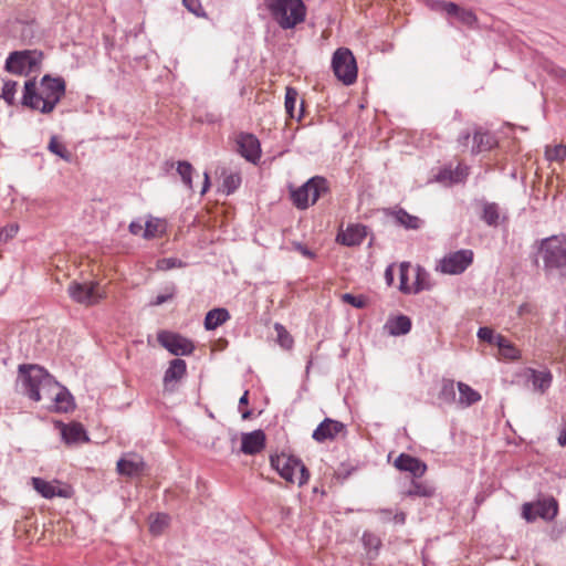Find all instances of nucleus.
<instances>
[{
  "label": "nucleus",
  "mask_w": 566,
  "mask_h": 566,
  "mask_svg": "<svg viewBox=\"0 0 566 566\" xmlns=\"http://www.w3.org/2000/svg\"><path fill=\"white\" fill-rule=\"evenodd\" d=\"M66 84L61 76L44 75L24 82L20 104L41 114H51L65 95Z\"/></svg>",
  "instance_id": "nucleus-1"
},
{
  "label": "nucleus",
  "mask_w": 566,
  "mask_h": 566,
  "mask_svg": "<svg viewBox=\"0 0 566 566\" xmlns=\"http://www.w3.org/2000/svg\"><path fill=\"white\" fill-rule=\"evenodd\" d=\"M22 391L33 401H48L51 403L60 384L38 365H20L19 367Z\"/></svg>",
  "instance_id": "nucleus-2"
},
{
  "label": "nucleus",
  "mask_w": 566,
  "mask_h": 566,
  "mask_svg": "<svg viewBox=\"0 0 566 566\" xmlns=\"http://www.w3.org/2000/svg\"><path fill=\"white\" fill-rule=\"evenodd\" d=\"M537 252L543 260L547 276L564 275L566 266V237L552 235L535 242Z\"/></svg>",
  "instance_id": "nucleus-3"
},
{
  "label": "nucleus",
  "mask_w": 566,
  "mask_h": 566,
  "mask_svg": "<svg viewBox=\"0 0 566 566\" xmlns=\"http://www.w3.org/2000/svg\"><path fill=\"white\" fill-rule=\"evenodd\" d=\"M265 7L284 30L293 29L305 20L306 7L302 0H265Z\"/></svg>",
  "instance_id": "nucleus-4"
},
{
  "label": "nucleus",
  "mask_w": 566,
  "mask_h": 566,
  "mask_svg": "<svg viewBox=\"0 0 566 566\" xmlns=\"http://www.w3.org/2000/svg\"><path fill=\"white\" fill-rule=\"evenodd\" d=\"M270 463L273 469L285 481L304 485L310 479V472L303 462L294 455L282 453L280 455H271Z\"/></svg>",
  "instance_id": "nucleus-5"
},
{
  "label": "nucleus",
  "mask_w": 566,
  "mask_h": 566,
  "mask_svg": "<svg viewBox=\"0 0 566 566\" xmlns=\"http://www.w3.org/2000/svg\"><path fill=\"white\" fill-rule=\"evenodd\" d=\"M328 191L327 180L324 177L315 176L304 185L291 190L293 205L298 209H306L314 205L317 199Z\"/></svg>",
  "instance_id": "nucleus-6"
},
{
  "label": "nucleus",
  "mask_w": 566,
  "mask_h": 566,
  "mask_svg": "<svg viewBox=\"0 0 566 566\" xmlns=\"http://www.w3.org/2000/svg\"><path fill=\"white\" fill-rule=\"evenodd\" d=\"M42 60V53L35 50L13 51L6 60L4 69L14 75L28 76L35 72Z\"/></svg>",
  "instance_id": "nucleus-7"
},
{
  "label": "nucleus",
  "mask_w": 566,
  "mask_h": 566,
  "mask_svg": "<svg viewBox=\"0 0 566 566\" xmlns=\"http://www.w3.org/2000/svg\"><path fill=\"white\" fill-rule=\"evenodd\" d=\"M335 76L345 85H352L357 78V64L352 51L347 48L337 49L332 59Z\"/></svg>",
  "instance_id": "nucleus-8"
},
{
  "label": "nucleus",
  "mask_w": 566,
  "mask_h": 566,
  "mask_svg": "<svg viewBox=\"0 0 566 566\" xmlns=\"http://www.w3.org/2000/svg\"><path fill=\"white\" fill-rule=\"evenodd\" d=\"M158 343L169 353L176 356H187L192 354L195 346L188 338L167 331H161L157 335Z\"/></svg>",
  "instance_id": "nucleus-9"
},
{
  "label": "nucleus",
  "mask_w": 566,
  "mask_h": 566,
  "mask_svg": "<svg viewBox=\"0 0 566 566\" xmlns=\"http://www.w3.org/2000/svg\"><path fill=\"white\" fill-rule=\"evenodd\" d=\"M473 262V252L471 250H459L446 255L439 265L442 273L460 274L464 272Z\"/></svg>",
  "instance_id": "nucleus-10"
},
{
  "label": "nucleus",
  "mask_w": 566,
  "mask_h": 566,
  "mask_svg": "<svg viewBox=\"0 0 566 566\" xmlns=\"http://www.w3.org/2000/svg\"><path fill=\"white\" fill-rule=\"evenodd\" d=\"M235 151L245 160L255 164L261 158V144L255 135L241 132L235 136Z\"/></svg>",
  "instance_id": "nucleus-11"
},
{
  "label": "nucleus",
  "mask_w": 566,
  "mask_h": 566,
  "mask_svg": "<svg viewBox=\"0 0 566 566\" xmlns=\"http://www.w3.org/2000/svg\"><path fill=\"white\" fill-rule=\"evenodd\" d=\"M557 514V502L554 499L538 501L536 503H525L522 510V516L527 522H534L541 517L552 520Z\"/></svg>",
  "instance_id": "nucleus-12"
},
{
  "label": "nucleus",
  "mask_w": 566,
  "mask_h": 566,
  "mask_svg": "<svg viewBox=\"0 0 566 566\" xmlns=\"http://www.w3.org/2000/svg\"><path fill=\"white\" fill-rule=\"evenodd\" d=\"M97 283H78L72 282L69 285L67 292L73 301L84 305H93L97 303L103 295L97 291Z\"/></svg>",
  "instance_id": "nucleus-13"
},
{
  "label": "nucleus",
  "mask_w": 566,
  "mask_h": 566,
  "mask_svg": "<svg viewBox=\"0 0 566 566\" xmlns=\"http://www.w3.org/2000/svg\"><path fill=\"white\" fill-rule=\"evenodd\" d=\"M146 463L136 453H127L117 461V472L127 478H136L143 474Z\"/></svg>",
  "instance_id": "nucleus-14"
},
{
  "label": "nucleus",
  "mask_w": 566,
  "mask_h": 566,
  "mask_svg": "<svg viewBox=\"0 0 566 566\" xmlns=\"http://www.w3.org/2000/svg\"><path fill=\"white\" fill-rule=\"evenodd\" d=\"M344 430L345 426L340 421L325 418L314 430L312 438L322 443L327 440H334Z\"/></svg>",
  "instance_id": "nucleus-15"
},
{
  "label": "nucleus",
  "mask_w": 566,
  "mask_h": 566,
  "mask_svg": "<svg viewBox=\"0 0 566 566\" xmlns=\"http://www.w3.org/2000/svg\"><path fill=\"white\" fill-rule=\"evenodd\" d=\"M394 465L399 471L411 473L416 479L421 478L427 471V464L423 461L407 453L399 454Z\"/></svg>",
  "instance_id": "nucleus-16"
},
{
  "label": "nucleus",
  "mask_w": 566,
  "mask_h": 566,
  "mask_svg": "<svg viewBox=\"0 0 566 566\" xmlns=\"http://www.w3.org/2000/svg\"><path fill=\"white\" fill-rule=\"evenodd\" d=\"M265 433L262 430L242 433L241 452L253 455L261 452L265 448Z\"/></svg>",
  "instance_id": "nucleus-17"
},
{
  "label": "nucleus",
  "mask_w": 566,
  "mask_h": 566,
  "mask_svg": "<svg viewBox=\"0 0 566 566\" xmlns=\"http://www.w3.org/2000/svg\"><path fill=\"white\" fill-rule=\"evenodd\" d=\"M367 235V227L363 224H349L346 230L339 232L336 241L346 247H356L363 243Z\"/></svg>",
  "instance_id": "nucleus-18"
},
{
  "label": "nucleus",
  "mask_w": 566,
  "mask_h": 566,
  "mask_svg": "<svg viewBox=\"0 0 566 566\" xmlns=\"http://www.w3.org/2000/svg\"><path fill=\"white\" fill-rule=\"evenodd\" d=\"M446 14L449 18H454L459 23L470 29H478L479 19L471 9L460 7L455 2H449Z\"/></svg>",
  "instance_id": "nucleus-19"
},
{
  "label": "nucleus",
  "mask_w": 566,
  "mask_h": 566,
  "mask_svg": "<svg viewBox=\"0 0 566 566\" xmlns=\"http://www.w3.org/2000/svg\"><path fill=\"white\" fill-rule=\"evenodd\" d=\"M522 376L527 382L532 384L535 391H539L542 394L549 388L553 378L549 371L536 370L533 368H525Z\"/></svg>",
  "instance_id": "nucleus-20"
},
{
  "label": "nucleus",
  "mask_w": 566,
  "mask_h": 566,
  "mask_svg": "<svg viewBox=\"0 0 566 566\" xmlns=\"http://www.w3.org/2000/svg\"><path fill=\"white\" fill-rule=\"evenodd\" d=\"M386 214L394 218L398 226L407 230H418L423 224V221L419 217L408 213L402 208L388 209L386 210Z\"/></svg>",
  "instance_id": "nucleus-21"
},
{
  "label": "nucleus",
  "mask_w": 566,
  "mask_h": 566,
  "mask_svg": "<svg viewBox=\"0 0 566 566\" xmlns=\"http://www.w3.org/2000/svg\"><path fill=\"white\" fill-rule=\"evenodd\" d=\"M61 427V436L65 443H78L87 441L88 438L86 432L81 423L73 422L71 424H60Z\"/></svg>",
  "instance_id": "nucleus-22"
},
{
  "label": "nucleus",
  "mask_w": 566,
  "mask_h": 566,
  "mask_svg": "<svg viewBox=\"0 0 566 566\" xmlns=\"http://www.w3.org/2000/svg\"><path fill=\"white\" fill-rule=\"evenodd\" d=\"M49 407L57 412H69L75 408V403L71 392L65 387L60 386Z\"/></svg>",
  "instance_id": "nucleus-23"
},
{
  "label": "nucleus",
  "mask_w": 566,
  "mask_h": 566,
  "mask_svg": "<svg viewBox=\"0 0 566 566\" xmlns=\"http://www.w3.org/2000/svg\"><path fill=\"white\" fill-rule=\"evenodd\" d=\"M385 328L392 336L406 335L411 329V321L406 315H398L389 318L385 324Z\"/></svg>",
  "instance_id": "nucleus-24"
},
{
  "label": "nucleus",
  "mask_w": 566,
  "mask_h": 566,
  "mask_svg": "<svg viewBox=\"0 0 566 566\" xmlns=\"http://www.w3.org/2000/svg\"><path fill=\"white\" fill-rule=\"evenodd\" d=\"M495 138L489 132H483L481 129L474 130L473 135V145L471 153L479 154L482 151L490 150L495 145Z\"/></svg>",
  "instance_id": "nucleus-25"
},
{
  "label": "nucleus",
  "mask_w": 566,
  "mask_h": 566,
  "mask_svg": "<svg viewBox=\"0 0 566 566\" xmlns=\"http://www.w3.org/2000/svg\"><path fill=\"white\" fill-rule=\"evenodd\" d=\"M228 319H230V314L228 310L218 307L209 311L206 314L203 325L207 331H213L223 323H226Z\"/></svg>",
  "instance_id": "nucleus-26"
},
{
  "label": "nucleus",
  "mask_w": 566,
  "mask_h": 566,
  "mask_svg": "<svg viewBox=\"0 0 566 566\" xmlns=\"http://www.w3.org/2000/svg\"><path fill=\"white\" fill-rule=\"evenodd\" d=\"M186 371H187V365L184 359H180V358L172 359L164 375L165 384H168L170 381L180 380L186 375Z\"/></svg>",
  "instance_id": "nucleus-27"
},
{
  "label": "nucleus",
  "mask_w": 566,
  "mask_h": 566,
  "mask_svg": "<svg viewBox=\"0 0 566 566\" xmlns=\"http://www.w3.org/2000/svg\"><path fill=\"white\" fill-rule=\"evenodd\" d=\"M481 219L490 227H497L501 219V209L495 202H484Z\"/></svg>",
  "instance_id": "nucleus-28"
},
{
  "label": "nucleus",
  "mask_w": 566,
  "mask_h": 566,
  "mask_svg": "<svg viewBox=\"0 0 566 566\" xmlns=\"http://www.w3.org/2000/svg\"><path fill=\"white\" fill-rule=\"evenodd\" d=\"M458 389L460 395L459 403L463 407H469L481 400V395L464 382L459 381Z\"/></svg>",
  "instance_id": "nucleus-29"
},
{
  "label": "nucleus",
  "mask_w": 566,
  "mask_h": 566,
  "mask_svg": "<svg viewBox=\"0 0 566 566\" xmlns=\"http://www.w3.org/2000/svg\"><path fill=\"white\" fill-rule=\"evenodd\" d=\"M496 346L501 355L510 360H516L521 357L520 350L501 334L496 335Z\"/></svg>",
  "instance_id": "nucleus-30"
},
{
  "label": "nucleus",
  "mask_w": 566,
  "mask_h": 566,
  "mask_svg": "<svg viewBox=\"0 0 566 566\" xmlns=\"http://www.w3.org/2000/svg\"><path fill=\"white\" fill-rule=\"evenodd\" d=\"M298 93L293 87H286L285 92V111L291 118H297L298 120L303 116V104L301 105L300 112L296 114L295 104L297 101Z\"/></svg>",
  "instance_id": "nucleus-31"
},
{
  "label": "nucleus",
  "mask_w": 566,
  "mask_h": 566,
  "mask_svg": "<svg viewBox=\"0 0 566 566\" xmlns=\"http://www.w3.org/2000/svg\"><path fill=\"white\" fill-rule=\"evenodd\" d=\"M434 488L427 482L412 480L410 489L406 492L407 496L431 497L434 494Z\"/></svg>",
  "instance_id": "nucleus-32"
},
{
  "label": "nucleus",
  "mask_w": 566,
  "mask_h": 566,
  "mask_svg": "<svg viewBox=\"0 0 566 566\" xmlns=\"http://www.w3.org/2000/svg\"><path fill=\"white\" fill-rule=\"evenodd\" d=\"M415 272H416V277H415V282L412 283V293L417 294L423 290H429L430 289L429 273L423 268H421L419 265L415 269Z\"/></svg>",
  "instance_id": "nucleus-33"
},
{
  "label": "nucleus",
  "mask_w": 566,
  "mask_h": 566,
  "mask_svg": "<svg viewBox=\"0 0 566 566\" xmlns=\"http://www.w3.org/2000/svg\"><path fill=\"white\" fill-rule=\"evenodd\" d=\"M17 88H18V82L12 81V80H8V81L3 82L0 97L3 98L4 102L9 106L17 105V98H15Z\"/></svg>",
  "instance_id": "nucleus-34"
},
{
  "label": "nucleus",
  "mask_w": 566,
  "mask_h": 566,
  "mask_svg": "<svg viewBox=\"0 0 566 566\" xmlns=\"http://www.w3.org/2000/svg\"><path fill=\"white\" fill-rule=\"evenodd\" d=\"M31 482L34 490L38 493H40L43 497L52 499L55 496V486L52 483L41 478H32Z\"/></svg>",
  "instance_id": "nucleus-35"
},
{
  "label": "nucleus",
  "mask_w": 566,
  "mask_h": 566,
  "mask_svg": "<svg viewBox=\"0 0 566 566\" xmlns=\"http://www.w3.org/2000/svg\"><path fill=\"white\" fill-rule=\"evenodd\" d=\"M410 270H411V265L408 262H402L399 266V279H400L399 290L406 294L412 293V284H409Z\"/></svg>",
  "instance_id": "nucleus-36"
},
{
  "label": "nucleus",
  "mask_w": 566,
  "mask_h": 566,
  "mask_svg": "<svg viewBox=\"0 0 566 566\" xmlns=\"http://www.w3.org/2000/svg\"><path fill=\"white\" fill-rule=\"evenodd\" d=\"M274 329L276 332V339L280 346L284 349H291L294 340L291 334L286 331V328L282 324L275 323Z\"/></svg>",
  "instance_id": "nucleus-37"
},
{
  "label": "nucleus",
  "mask_w": 566,
  "mask_h": 566,
  "mask_svg": "<svg viewBox=\"0 0 566 566\" xmlns=\"http://www.w3.org/2000/svg\"><path fill=\"white\" fill-rule=\"evenodd\" d=\"M49 150L67 163L72 161V153L69 151L64 145L59 143L55 136L50 139Z\"/></svg>",
  "instance_id": "nucleus-38"
},
{
  "label": "nucleus",
  "mask_w": 566,
  "mask_h": 566,
  "mask_svg": "<svg viewBox=\"0 0 566 566\" xmlns=\"http://www.w3.org/2000/svg\"><path fill=\"white\" fill-rule=\"evenodd\" d=\"M169 524V516L164 513L157 514L149 524V531L153 535H160Z\"/></svg>",
  "instance_id": "nucleus-39"
},
{
  "label": "nucleus",
  "mask_w": 566,
  "mask_h": 566,
  "mask_svg": "<svg viewBox=\"0 0 566 566\" xmlns=\"http://www.w3.org/2000/svg\"><path fill=\"white\" fill-rule=\"evenodd\" d=\"M177 171L180 175L182 182L189 188H192V172L193 167L188 161H178Z\"/></svg>",
  "instance_id": "nucleus-40"
},
{
  "label": "nucleus",
  "mask_w": 566,
  "mask_h": 566,
  "mask_svg": "<svg viewBox=\"0 0 566 566\" xmlns=\"http://www.w3.org/2000/svg\"><path fill=\"white\" fill-rule=\"evenodd\" d=\"M241 185V177L239 174H230L223 178L222 191L227 195L233 193Z\"/></svg>",
  "instance_id": "nucleus-41"
},
{
  "label": "nucleus",
  "mask_w": 566,
  "mask_h": 566,
  "mask_svg": "<svg viewBox=\"0 0 566 566\" xmlns=\"http://www.w3.org/2000/svg\"><path fill=\"white\" fill-rule=\"evenodd\" d=\"M344 303L350 304L355 308H365L367 306V298L364 295H354L345 293L340 296Z\"/></svg>",
  "instance_id": "nucleus-42"
},
{
  "label": "nucleus",
  "mask_w": 566,
  "mask_h": 566,
  "mask_svg": "<svg viewBox=\"0 0 566 566\" xmlns=\"http://www.w3.org/2000/svg\"><path fill=\"white\" fill-rule=\"evenodd\" d=\"M361 542L365 546L366 549L370 552H375L377 553L381 542H380V538L378 536H376L375 534H371V533H364L363 534V537H361Z\"/></svg>",
  "instance_id": "nucleus-43"
},
{
  "label": "nucleus",
  "mask_w": 566,
  "mask_h": 566,
  "mask_svg": "<svg viewBox=\"0 0 566 566\" xmlns=\"http://www.w3.org/2000/svg\"><path fill=\"white\" fill-rule=\"evenodd\" d=\"M159 228H160L159 219H150V220L146 221L143 237L145 239L155 238L160 231Z\"/></svg>",
  "instance_id": "nucleus-44"
},
{
  "label": "nucleus",
  "mask_w": 566,
  "mask_h": 566,
  "mask_svg": "<svg viewBox=\"0 0 566 566\" xmlns=\"http://www.w3.org/2000/svg\"><path fill=\"white\" fill-rule=\"evenodd\" d=\"M440 398H442L444 401H448V402L455 400V391H454L453 380H447L443 382L441 391H440Z\"/></svg>",
  "instance_id": "nucleus-45"
},
{
  "label": "nucleus",
  "mask_w": 566,
  "mask_h": 566,
  "mask_svg": "<svg viewBox=\"0 0 566 566\" xmlns=\"http://www.w3.org/2000/svg\"><path fill=\"white\" fill-rule=\"evenodd\" d=\"M184 262L176 258H165L157 262V268L163 271H168L175 268H182Z\"/></svg>",
  "instance_id": "nucleus-46"
},
{
  "label": "nucleus",
  "mask_w": 566,
  "mask_h": 566,
  "mask_svg": "<svg viewBox=\"0 0 566 566\" xmlns=\"http://www.w3.org/2000/svg\"><path fill=\"white\" fill-rule=\"evenodd\" d=\"M566 157V146L558 145L546 149V158L548 160H563Z\"/></svg>",
  "instance_id": "nucleus-47"
},
{
  "label": "nucleus",
  "mask_w": 566,
  "mask_h": 566,
  "mask_svg": "<svg viewBox=\"0 0 566 566\" xmlns=\"http://www.w3.org/2000/svg\"><path fill=\"white\" fill-rule=\"evenodd\" d=\"M182 4L196 17H206V12L199 0H182Z\"/></svg>",
  "instance_id": "nucleus-48"
},
{
  "label": "nucleus",
  "mask_w": 566,
  "mask_h": 566,
  "mask_svg": "<svg viewBox=\"0 0 566 566\" xmlns=\"http://www.w3.org/2000/svg\"><path fill=\"white\" fill-rule=\"evenodd\" d=\"M478 337L483 342L496 345V335L490 327H480L478 331Z\"/></svg>",
  "instance_id": "nucleus-49"
},
{
  "label": "nucleus",
  "mask_w": 566,
  "mask_h": 566,
  "mask_svg": "<svg viewBox=\"0 0 566 566\" xmlns=\"http://www.w3.org/2000/svg\"><path fill=\"white\" fill-rule=\"evenodd\" d=\"M19 227L17 223H12L8 227L0 229V241H8L18 233Z\"/></svg>",
  "instance_id": "nucleus-50"
},
{
  "label": "nucleus",
  "mask_w": 566,
  "mask_h": 566,
  "mask_svg": "<svg viewBox=\"0 0 566 566\" xmlns=\"http://www.w3.org/2000/svg\"><path fill=\"white\" fill-rule=\"evenodd\" d=\"M468 176V167L458 166L454 171H450L451 182H461Z\"/></svg>",
  "instance_id": "nucleus-51"
},
{
  "label": "nucleus",
  "mask_w": 566,
  "mask_h": 566,
  "mask_svg": "<svg viewBox=\"0 0 566 566\" xmlns=\"http://www.w3.org/2000/svg\"><path fill=\"white\" fill-rule=\"evenodd\" d=\"M424 2L431 10L447 13V6L449 2L443 0H424Z\"/></svg>",
  "instance_id": "nucleus-52"
},
{
  "label": "nucleus",
  "mask_w": 566,
  "mask_h": 566,
  "mask_svg": "<svg viewBox=\"0 0 566 566\" xmlns=\"http://www.w3.org/2000/svg\"><path fill=\"white\" fill-rule=\"evenodd\" d=\"M293 247L296 251H298L305 258L313 259L315 256L314 252H312L307 247L303 245L300 242H294Z\"/></svg>",
  "instance_id": "nucleus-53"
},
{
  "label": "nucleus",
  "mask_w": 566,
  "mask_h": 566,
  "mask_svg": "<svg viewBox=\"0 0 566 566\" xmlns=\"http://www.w3.org/2000/svg\"><path fill=\"white\" fill-rule=\"evenodd\" d=\"M470 139H471V133L465 130V132H462L459 137H458V143L460 146L462 147H468L469 144H470Z\"/></svg>",
  "instance_id": "nucleus-54"
},
{
  "label": "nucleus",
  "mask_w": 566,
  "mask_h": 566,
  "mask_svg": "<svg viewBox=\"0 0 566 566\" xmlns=\"http://www.w3.org/2000/svg\"><path fill=\"white\" fill-rule=\"evenodd\" d=\"M172 298V293H169V294H159L156 296V298L154 301H151V305H155V306H158V305H161L166 302H168L169 300Z\"/></svg>",
  "instance_id": "nucleus-55"
},
{
  "label": "nucleus",
  "mask_w": 566,
  "mask_h": 566,
  "mask_svg": "<svg viewBox=\"0 0 566 566\" xmlns=\"http://www.w3.org/2000/svg\"><path fill=\"white\" fill-rule=\"evenodd\" d=\"M143 224L139 222V221H132L130 224H129V232L132 234H140L142 231H143Z\"/></svg>",
  "instance_id": "nucleus-56"
},
{
  "label": "nucleus",
  "mask_w": 566,
  "mask_h": 566,
  "mask_svg": "<svg viewBox=\"0 0 566 566\" xmlns=\"http://www.w3.org/2000/svg\"><path fill=\"white\" fill-rule=\"evenodd\" d=\"M384 522L392 520V511L389 509H382L378 511Z\"/></svg>",
  "instance_id": "nucleus-57"
},
{
  "label": "nucleus",
  "mask_w": 566,
  "mask_h": 566,
  "mask_svg": "<svg viewBox=\"0 0 566 566\" xmlns=\"http://www.w3.org/2000/svg\"><path fill=\"white\" fill-rule=\"evenodd\" d=\"M392 521L397 524H403L406 522V514L403 512H398L392 515Z\"/></svg>",
  "instance_id": "nucleus-58"
},
{
  "label": "nucleus",
  "mask_w": 566,
  "mask_h": 566,
  "mask_svg": "<svg viewBox=\"0 0 566 566\" xmlns=\"http://www.w3.org/2000/svg\"><path fill=\"white\" fill-rule=\"evenodd\" d=\"M558 443L566 447V427H562L558 434Z\"/></svg>",
  "instance_id": "nucleus-59"
},
{
  "label": "nucleus",
  "mask_w": 566,
  "mask_h": 566,
  "mask_svg": "<svg viewBox=\"0 0 566 566\" xmlns=\"http://www.w3.org/2000/svg\"><path fill=\"white\" fill-rule=\"evenodd\" d=\"M385 277L387 283L390 285L394 281V273H392V266L389 265L385 271Z\"/></svg>",
  "instance_id": "nucleus-60"
},
{
  "label": "nucleus",
  "mask_w": 566,
  "mask_h": 566,
  "mask_svg": "<svg viewBox=\"0 0 566 566\" xmlns=\"http://www.w3.org/2000/svg\"><path fill=\"white\" fill-rule=\"evenodd\" d=\"M205 180H203V186H202V189H201V195H205L209 187H210V180H209V175L208 172H205Z\"/></svg>",
  "instance_id": "nucleus-61"
},
{
  "label": "nucleus",
  "mask_w": 566,
  "mask_h": 566,
  "mask_svg": "<svg viewBox=\"0 0 566 566\" xmlns=\"http://www.w3.org/2000/svg\"><path fill=\"white\" fill-rule=\"evenodd\" d=\"M55 496H60V497H69L70 496V492L69 490H65V489H57L55 486Z\"/></svg>",
  "instance_id": "nucleus-62"
},
{
  "label": "nucleus",
  "mask_w": 566,
  "mask_h": 566,
  "mask_svg": "<svg viewBox=\"0 0 566 566\" xmlns=\"http://www.w3.org/2000/svg\"><path fill=\"white\" fill-rule=\"evenodd\" d=\"M248 394H249V392H248V391H245V392L242 395V397L240 398V400H239V405H240V406H242V405H248V401H249V400H248Z\"/></svg>",
  "instance_id": "nucleus-63"
},
{
  "label": "nucleus",
  "mask_w": 566,
  "mask_h": 566,
  "mask_svg": "<svg viewBox=\"0 0 566 566\" xmlns=\"http://www.w3.org/2000/svg\"><path fill=\"white\" fill-rule=\"evenodd\" d=\"M527 307H528V305H527V304H522V305L520 306V308H518L520 313L522 314V313H524L525 311H527Z\"/></svg>",
  "instance_id": "nucleus-64"
}]
</instances>
